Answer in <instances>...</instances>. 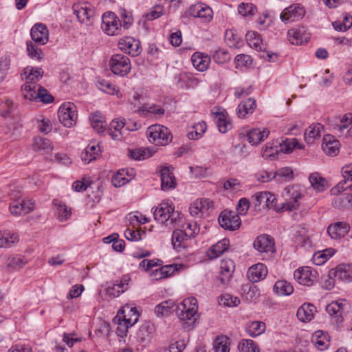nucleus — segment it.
<instances>
[{"instance_id":"nucleus-52","label":"nucleus","mask_w":352,"mask_h":352,"mask_svg":"<svg viewBox=\"0 0 352 352\" xmlns=\"http://www.w3.org/2000/svg\"><path fill=\"white\" fill-rule=\"evenodd\" d=\"M278 151L280 150L278 145L274 146L273 144L267 143L262 150V155L265 158L274 160L277 157Z\"/></svg>"},{"instance_id":"nucleus-25","label":"nucleus","mask_w":352,"mask_h":352,"mask_svg":"<svg viewBox=\"0 0 352 352\" xmlns=\"http://www.w3.org/2000/svg\"><path fill=\"white\" fill-rule=\"evenodd\" d=\"M229 246V240L223 239L211 246L207 252V256L210 259H214L226 252Z\"/></svg>"},{"instance_id":"nucleus-2","label":"nucleus","mask_w":352,"mask_h":352,"mask_svg":"<svg viewBox=\"0 0 352 352\" xmlns=\"http://www.w3.org/2000/svg\"><path fill=\"white\" fill-rule=\"evenodd\" d=\"M148 140L158 146L168 144L173 138L170 130L162 125L155 124L149 126L146 131Z\"/></svg>"},{"instance_id":"nucleus-31","label":"nucleus","mask_w":352,"mask_h":352,"mask_svg":"<svg viewBox=\"0 0 352 352\" xmlns=\"http://www.w3.org/2000/svg\"><path fill=\"white\" fill-rule=\"evenodd\" d=\"M323 126L320 123H314L307 128L304 134L305 140L307 143H311L315 139L321 136Z\"/></svg>"},{"instance_id":"nucleus-28","label":"nucleus","mask_w":352,"mask_h":352,"mask_svg":"<svg viewBox=\"0 0 352 352\" xmlns=\"http://www.w3.org/2000/svg\"><path fill=\"white\" fill-rule=\"evenodd\" d=\"M43 74L44 72L41 68L27 67L21 74V78L25 81L34 82L36 84L42 78Z\"/></svg>"},{"instance_id":"nucleus-45","label":"nucleus","mask_w":352,"mask_h":352,"mask_svg":"<svg viewBox=\"0 0 352 352\" xmlns=\"http://www.w3.org/2000/svg\"><path fill=\"white\" fill-rule=\"evenodd\" d=\"M129 178H126V170H119L113 177L112 183L115 186H121L129 182L134 176V170L131 169Z\"/></svg>"},{"instance_id":"nucleus-26","label":"nucleus","mask_w":352,"mask_h":352,"mask_svg":"<svg viewBox=\"0 0 352 352\" xmlns=\"http://www.w3.org/2000/svg\"><path fill=\"white\" fill-rule=\"evenodd\" d=\"M176 311V305L172 300L162 302L155 308V314L157 317L168 316Z\"/></svg>"},{"instance_id":"nucleus-40","label":"nucleus","mask_w":352,"mask_h":352,"mask_svg":"<svg viewBox=\"0 0 352 352\" xmlns=\"http://www.w3.org/2000/svg\"><path fill=\"white\" fill-rule=\"evenodd\" d=\"M309 179L311 184V186L316 190L318 192H322L327 188L326 180L322 177H320V175L318 173H314L311 174Z\"/></svg>"},{"instance_id":"nucleus-3","label":"nucleus","mask_w":352,"mask_h":352,"mask_svg":"<svg viewBox=\"0 0 352 352\" xmlns=\"http://www.w3.org/2000/svg\"><path fill=\"white\" fill-rule=\"evenodd\" d=\"M154 218L161 223H165L170 220V223H175L177 218L180 219V214L174 210V208L167 202H162L153 213Z\"/></svg>"},{"instance_id":"nucleus-33","label":"nucleus","mask_w":352,"mask_h":352,"mask_svg":"<svg viewBox=\"0 0 352 352\" xmlns=\"http://www.w3.org/2000/svg\"><path fill=\"white\" fill-rule=\"evenodd\" d=\"M53 206L54 212L57 218L60 221H64L68 219L71 216V210L64 204L62 201L54 199L53 201Z\"/></svg>"},{"instance_id":"nucleus-17","label":"nucleus","mask_w":352,"mask_h":352,"mask_svg":"<svg viewBox=\"0 0 352 352\" xmlns=\"http://www.w3.org/2000/svg\"><path fill=\"white\" fill-rule=\"evenodd\" d=\"M220 274L219 280L222 284H227L232 277L233 272L235 270L234 261L230 258L222 259L220 264Z\"/></svg>"},{"instance_id":"nucleus-41","label":"nucleus","mask_w":352,"mask_h":352,"mask_svg":"<svg viewBox=\"0 0 352 352\" xmlns=\"http://www.w3.org/2000/svg\"><path fill=\"white\" fill-rule=\"evenodd\" d=\"M245 36L250 47L256 50H262L263 41L259 34L256 32H248Z\"/></svg>"},{"instance_id":"nucleus-20","label":"nucleus","mask_w":352,"mask_h":352,"mask_svg":"<svg viewBox=\"0 0 352 352\" xmlns=\"http://www.w3.org/2000/svg\"><path fill=\"white\" fill-rule=\"evenodd\" d=\"M323 151L329 156H336L340 150V142L331 135H326L323 138L322 144Z\"/></svg>"},{"instance_id":"nucleus-12","label":"nucleus","mask_w":352,"mask_h":352,"mask_svg":"<svg viewBox=\"0 0 352 352\" xmlns=\"http://www.w3.org/2000/svg\"><path fill=\"white\" fill-rule=\"evenodd\" d=\"M72 10L78 20L82 23H87L94 15V10L87 2L76 3L73 5Z\"/></svg>"},{"instance_id":"nucleus-4","label":"nucleus","mask_w":352,"mask_h":352,"mask_svg":"<svg viewBox=\"0 0 352 352\" xmlns=\"http://www.w3.org/2000/svg\"><path fill=\"white\" fill-rule=\"evenodd\" d=\"M109 65L111 72L120 76L127 75L131 69V60L129 57L121 54L113 55L109 60Z\"/></svg>"},{"instance_id":"nucleus-16","label":"nucleus","mask_w":352,"mask_h":352,"mask_svg":"<svg viewBox=\"0 0 352 352\" xmlns=\"http://www.w3.org/2000/svg\"><path fill=\"white\" fill-rule=\"evenodd\" d=\"M254 248L261 253L274 252V243L273 239L266 234L257 236L253 243Z\"/></svg>"},{"instance_id":"nucleus-53","label":"nucleus","mask_w":352,"mask_h":352,"mask_svg":"<svg viewBox=\"0 0 352 352\" xmlns=\"http://www.w3.org/2000/svg\"><path fill=\"white\" fill-rule=\"evenodd\" d=\"M256 10V7L250 3H241L238 7L239 13L243 16H252Z\"/></svg>"},{"instance_id":"nucleus-36","label":"nucleus","mask_w":352,"mask_h":352,"mask_svg":"<svg viewBox=\"0 0 352 352\" xmlns=\"http://www.w3.org/2000/svg\"><path fill=\"white\" fill-rule=\"evenodd\" d=\"M311 342L320 351L327 349L329 344V339L327 334L322 331H317L314 333Z\"/></svg>"},{"instance_id":"nucleus-58","label":"nucleus","mask_w":352,"mask_h":352,"mask_svg":"<svg viewBox=\"0 0 352 352\" xmlns=\"http://www.w3.org/2000/svg\"><path fill=\"white\" fill-rule=\"evenodd\" d=\"M288 39L294 45H300L304 41V36L299 30L292 29L287 32Z\"/></svg>"},{"instance_id":"nucleus-27","label":"nucleus","mask_w":352,"mask_h":352,"mask_svg":"<svg viewBox=\"0 0 352 352\" xmlns=\"http://www.w3.org/2000/svg\"><path fill=\"white\" fill-rule=\"evenodd\" d=\"M270 131L265 129L261 131L259 129H253L247 133L248 142L256 146L268 137Z\"/></svg>"},{"instance_id":"nucleus-37","label":"nucleus","mask_w":352,"mask_h":352,"mask_svg":"<svg viewBox=\"0 0 352 352\" xmlns=\"http://www.w3.org/2000/svg\"><path fill=\"white\" fill-rule=\"evenodd\" d=\"M38 87H40L34 82L25 81L21 86V93L24 98L30 100H36Z\"/></svg>"},{"instance_id":"nucleus-19","label":"nucleus","mask_w":352,"mask_h":352,"mask_svg":"<svg viewBox=\"0 0 352 352\" xmlns=\"http://www.w3.org/2000/svg\"><path fill=\"white\" fill-rule=\"evenodd\" d=\"M212 114L221 133H226L232 128V124L228 119V113L224 109H218L217 111L212 110Z\"/></svg>"},{"instance_id":"nucleus-14","label":"nucleus","mask_w":352,"mask_h":352,"mask_svg":"<svg viewBox=\"0 0 352 352\" xmlns=\"http://www.w3.org/2000/svg\"><path fill=\"white\" fill-rule=\"evenodd\" d=\"M171 166H164L160 171L161 179V188L164 191L174 189L176 186V181Z\"/></svg>"},{"instance_id":"nucleus-49","label":"nucleus","mask_w":352,"mask_h":352,"mask_svg":"<svg viewBox=\"0 0 352 352\" xmlns=\"http://www.w3.org/2000/svg\"><path fill=\"white\" fill-rule=\"evenodd\" d=\"M93 129L98 133H103L105 130L106 125L100 113H94L91 118Z\"/></svg>"},{"instance_id":"nucleus-35","label":"nucleus","mask_w":352,"mask_h":352,"mask_svg":"<svg viewBox=\"0 0 352 352\" xmlns=\"http://www.w3.org/2000/svg\"><path fill=\"white\" fill-rule=\"evenodd\" d=\"M28 263V260L21 256H10L6 258V267L9 270H19Z\"/></svg>"},{"instance_id":"nucleus-48","label":"nucleus","mask_w":352,"mask_h":352,"mask_svg":"<svg viewBox=\"0 0 352 352\" xmlns=\"http://www.w3.org/2000/svg\"><path fill=\"white\" fill-rule=\"evenodd\" d=\"M280 151L284 153H291L294 148H302L298 140L295 138L292 140H286L278 143Z\"/></svg>"},{"instance_id":"nucleus-60","label":"nucleus","mask_w":352,"mask_h":352,"mask_svg":"<svg viewBox=\"0 0 352 352\" xmlns=\"http://www.w3.org/2000/svg\"><path fill=\"white\" fill-rule=\"evenodd\" d=\"M38 99L41 102L45 104L50 103L54 100L53 96L51 94H50L48 91L41 86L38 87L37 94H36V100Z\"/></svg>"},{"instance_id":"nucleus-5","label":"nucleus","mask_w":352,"mask_h":352,"mask_svg":"<svg viewBox=\"0 0 352 352\" xmlns=\"http://www.w3.org/2000/svg\"><path fill=\"white\" fill-rule=\"evenodd\" d=\"M58 116L59 121L66 127L75 124L78 114L77 109L74 103L65 102L58 109Z\"/></svg>"},{"instance_id":"nucleus-11","label":"nucleus","mask_w":352,"mask_h":352,"mask_svg":"<svg viewBox=\"0 0 352 352\" xmlns=\"http://www.w3.org/2000/svg\"><path fill=\"white\" fill-rule=\"evenodd\" d=\"M347 302L344 300L333 301L326 307V311L330 316H334L333 323L337 325L343 321L342 314H344Z\"/></svg>"},{"instance_id":"nucleus-39","label":"nucleus","mask_w":352,"mask_h":352,"mask_svg":"<svg viewBox=\"0 0 352 352\" xmlns=\"http://www.w3.org/2000/svg\"><path fill=\"white\" fill-rule=\"evenodd\" d=\"M33 146L34 150L43 152L44 153H48L53 149L50 140L41 137L35 138Z\"/></svg>"},{"instance_id":"nucleus-10","label":"nucleus","mask_w":352,"mask_h":352,"mask_svg":"<svg viewBox=\"0 0 352 352\" xmlns=\"http://www.w3.org/2000/svg\"><path fill=\"white\" fill-rule=\"evenodd\" d=\"M305 14V10L300 4H292L284 9L281 12L280 18L282 21H295L301 19Z\"/></svg>"},{"instance_id":"nucleus-15","label":"nucleus","mask_w":352,"mask_h":352,"mask_svg":"<svg viewBox=\"0 0 352 352\" xmlns=\"http://www.w3.org/2000/svg\"><path fill=\"white\" fill-rule=\"evenodd\" d=\"M30 36L32 41L38 45H43L49 41V31L45 25L36 23L31 29Z\"/></svg>"},{"instance_id":"nucleus-6","label":"nucleus","mask_w":352,"mask_h":352,"mask_svg":"<svg viewBox=\"0 0 352 352\" xmlns=\"http://www.w3.org/2000/svg\"><path fill=\"white\" fill-rule=\"evenodd\" d=\"M318 276V272L311 267H300L294 273V277L299 284L309 287L317 281Z\"/></svg>"},{"instance_id":"nucleus-30","label":"nucleus","mask_w":352,"mask_h":352,"mask_svg":"<svg viewBox=\"0 0 352 352\" xmlns=\"http://www.w3.org/2000/svg\"><path fill=\"white\" fill-rule=\"evenodd\" d=\"M189 239L188 234H184L182 230L176 229L172 234V243L175 249L180 251L186 247V241Z\"/></svg>"},{"instance_id":"nucleus-18","label":"nucleus","mask_w":352,"mask_h":352,"mask_svg":"<svg viewBox=\"0 0 352 352\" xmlns=\"http://www.w3.org/2000/svg\"><path fill=\"white\" fill-rule=\"evenodd\" d=\"M118 45L122 51L132 56H136L140 53V41L131 37L120 39Z\"/></svg>"},{"instance_id":"nucleus-7","label":"nucleus","mask_w":352,"mask_h":352,"mask_svg":"<svg viewBox=\"0 0 352 352\" xmlns=\"http://www.w3.org/2000/svg\"><path fill=\"white\" fill-rule=\"evenodd\" d=\"M219 223L221 227L225 230H236L239 228L241 221L239 214L233 211L225 210L219 217Z\"/></svg>"},{"instance_id":"nucleus-13","label":"nucleus","mask_w":352,"mask_h":352,"mask_svg":"<svg viewBox=\"0 0 352 352\" xmlns=\"http://www.w3.org/2000/svg\"><path fill=\"white\" fill-rule=\"evenodd\" d=\"M189 14L193 17H198L206 22L210 21L212 19V10L206 4L197 3L189 8Z\"/></svg>"},{"instance_id":"nucleus-24","label":"nucleus","mask_w":352,"mask_h":352,"mask_svg":"<svg viewBox=\"0 0 352 352\" xmlns=\"http://www.w3.org/2000/svg\"><path fill=\"white\" fill-rule=\"evenodd\" d=\"M316 311V309L314 305L311 303H304L298 309L296 316L299 320L303 322H307L314 318Z\"/></svg>"},{"instance_id":"nucleus-29","label":"nucleus","mask_w":352,"mask_h":352,"mask_svg":"<svg viewBox=\"0 0 352 352\" xmlns=\"http://www.w3.org/2000/svg\"><path fill=\"white\" fill-rule=\"evenodd\" d=\"M209 56L200 52H195L191 58V61L195 68L200 72L207 69L210 63Z\"/></svg>"},{"instance_id":"nucleus-61","label":"nucleus","mask_w":352,"mask_h":352,"mask_svg":"<svg viewBox=\"0 0 352 352\" xmlns=\"http://www.w3.org/2000/svg\"><path fill=\"white\" fill-rule=\"evenodd\" d=\"M97 87L101 91L109 94H114V93L116 91V86L108 80H98L97 83Z\"/></svg>"},{"instance_id":"nucleus-21","label":"nucleus","mask_w":352,"mask_h":352,"mask_svg":"<svg viewBox=\"0 0 352 352\" xmlns=\"http://www.w3.org/2000/svg\"><path fill=\"white\" fill-rule=\"evenodd\" d=\"M330 276H333L338 280L343 282H351L352 281V265L349 264L340 265L336 270L330 271Z\"/></svg>"},{"instance_id":"nucleus-34","label":"nucleus","mask_w":352,"mask_h":352,"mask_svg":"<svg viewBox=\"0 0 352 352\" xmlns=\"http://www.w3.org/2000/svg\"><path fill=\"white\" fill-rule=\"evenodd\" d=\"M138 113L141 116L146 117L149 113L153 114L158 117H162L164 114V109L157 104H145L138 109Z\"/></svg>"},{"instance_id":"nucleus-43","label":"nucleus","mask_w":352,"mask_h":352,"mask_svg":"<svg viewBox=\"0 0 352 352\" xmlns=\"http://www.w3.org/2000/svg\"><path fill=\"white\" fill-rule=\"evenodd\" d=\"M19 241V236L14 233L0 232V248H10Z\"/></svg>"},{"instance_id":"nucleus-50","label":"nucleus","mask_w":352,"mask_h":352,"mask_svg":"<svg viewBox=\"0 0 352 352\" xmlns=\"http://www.w3.org/2000/svg\"><path fill=\"white\" fill-rule=\"evenodd\" d=\"M128 155L131 159L142 160L151 157L152 154L148 149L140 148L134 150H129Z\"/></svg>"},{"instance_id":"nucleus-59","label":"nucleus","mask_w":352,"mask_h":352,"mask_svg":"<svg viewBox=\"0 0 352 352\" xmlns=\"http://www.w3.org/2000/svg\"><path fill=\"white\" fill-rule=\"evenodd\" d=\"M175 270V267L173 265H165L155 270L153 274L156 279H161L169 276Z\"/></svg>"},{"instance_id":"nucleus-42","label":"nucleus","mask_w":352,"mask_h":352,"mask_svg":"<svg viewBox=\"0 0 352 352\" xmlns=\"http://www.w3.org/2000/svg\"><path fill=\"white\" fill-rule=\"evenodd\" d=\"M267 194L265 192H258L252 197V201L256 210L265 209L267 206Z\"/></svg>"},{"instance_id":"nucleus-23","label":"nucleus","mask_w":352,"mask_h":352,"mask_svg":"<svg viewBox=\"0 0 352 352\" xmlns=\"http://www.w3.org/2000/svg\"><path fill=\"white\" fill-rule=\"evenodd\" d=\"M349 231V226L343 221H338L330 225L327 228V233L332 239L344 237Z\"/></svg>"},{"instance_id":"nucleus-56","label":"nucleus","mask_w":352,"mask_h":352,"mask_svg":"<svg viewBox=\"0 0 352 352\" xmlns=\"http://www.w3.org/2000/svg\"><path fill=\"white\" fill-rule=\"evenodd\" d=\"M118 13L120 16V22L122 27L124 29H129L133 22L132 14L125 9L120 8Z\"/></svg>"},{"instance_id":"nucleus-32","label":"nucleus","mask_w":352,"mask_h":352,"mask_svg":"<svg viewBox=\"0 0 352 352\" xmlns=\"http://www.w3.org/2000/svg\"><path fill=\"white\" fill-rule=\"evenodd\" d=\"M256 107V101L252 98L241 102L236 109V113L239 118H244L248 114H252Z\"/></svg>"},{"instance_id":"nucleus-22","label":"nucleus","mask_w":352,"mask_h":352,"mask_svg":"<svg viewBox=\"0 0 352 352\" xmlns=\"http://www.w3.org/2000/svg\"><path fill=\"white\" fill-rule=\"evenodd\" d=\"M267 268L263 263H257L250 267L248 272L249 279L253 283H257L264 279L267 274Z\"/></svg>"},{"instance_id":"nucleus-55","label":"nucleus","mask_w":352,"mask_h":352,"mask_svg":"<svg viewBox=\"0 0 352 352\" xmlns=\"http://www.w3.org/2000/svg\"><path fill=\"white\" fill-rule=\"evenodd\" d=\"M240 352H259V349L252 340H243L238 346Z\"/></svg>"},{"instance_id":"nucleus-47","label":"nucleus","mask_w":352,"mask_h":352,"mask_svg":"<svg viewBox=\"0 0 352 352\" xmlns=\"http://www.w3.org/2000/svg\"><path fill=\"white\" fill-rule=\"evenodd\" d=\"M265 330V324L260 321H254L247 327L248 333L252 337L262 334Z\"/></svg>"},{"instance_id":"nucleus-44","label":"nucleus","mask_w":352,"mask_h":352,"mask_svg":"<svg viewBox=\"0 0 352 352\" xmlns=\"http://www.w3.org/2000/svg\"><path fill=\"white\" fill-rule=\"evenodd\" d=\"M153 331V325L149 322H146L140 327L137 336L141 342H144L151 338Z\"/></svg>"},{"instance_id":"nucleus-62","label":"nucleus","mask_w":352,"mask_h":352,"mask_svg":"<svg viewBox=\"0 0 352 352\" xmlns=\"http://www.w3.org/2000/svg\"><path fill=\"white\" fill-rule=\"evenodd\" d=\"M230 58L229 53L223 49H219L215 51L214 54H213V59L214 60L219 64H223L228 60H229Z\"/></svg>"},{"instance_id":"nucleus-64","label":"nucleus","mask_w":352,"mask_h":352,"mask_svg":"<svg viewBox=\"0 0 352 352\" xmlns=\"http://www.w3.org/2000/svg\"><path fill=\"white\" fill-rule=\"evenodd\" d=\"M194 131L189 133L188 135V137L189 139H198L199 138L202 134L205 132L206 130V125L204 123H199L193 126Z\"/></svg>"},{"instance_id":"nucleus-57","label":"nucleus","mask_w":352,"mask_h":352,"mask_svg":"<svg viewBox=\"0 0 352 352\" xmlns=\"http://www.w3.org/2000/svg\"><path fill=\"white\" fill-rule=\"evenodd\" d=\"M27 52L29 56L36 60L42 59V50L38 47V44L32 41H27Z\"/></svg>"},{"instance_id":"nucleus-46","label":"nucleus","mask_w":352,"mask_h":352,"mask_svg":"<svg viewBox=\"0 0 352 352\" xmlns=\"http://www.w3.org/2000/svg\"><path fill=\"white\" fill-rule=\"evenodd\" d=\"M214 352H229L228 338L226 336H219L213 342Z\"/></svg>"},{"instance_id":"nucleus-38","label":"nucleus","mask_w":352,"mask_h":352,"mask_svg":"<svg viewBox=\"0 0 352 352\" xmlns=\"http://www.w3.org/2000/svg\"><path fill=\"white\" fill-rule=\"evenodd\" d=\"M274 291L279 295L288 296L293 293L294 287L292 284L286 280H278L274 285Z\"/></svg>"},{"instance_id":"nucleus-8","label":"nucleus","mask_w":352,"mask_h":352,"mask_svg":"<svg viewBox=\"0 0 352 352\" xmlns=\"http://www.w3.org/2000/svg\"><path fill=\"white\" fill-rule=\"evenodd\" d=\"M120 27H122L121 22L113 12H106L103 14L102 28L107 34H118Z\"/></svg>"},{"instance_id":"nucleus-1","label":"nucleus","mask_w":352,"mask_h":352,"mask_svg":"<svg viewBox=\"0 0 352 352\" xmlns=\"http://www.w3.org/2000/svg\"><path fill=\"white\" fill-rule=\"evenodd\" d=\"M197 301L195 298L185 299L179 305H176V312L181 320H186V324L188 327H193L196 320L195 318L197 314L198 306Z\"/></svg>"},{"instance_id":"nucleus-51","label":"nucleus","mask_w":352,"mask_h":352,"mask_svg":"<svg viewBox=\"0 0 352 352\" xmlns=\"http://www.w3.org/2000/svg\"><path fill=\"white\" fill-rule=\"evenodd\" d=\"M352 115H345L340 120V125H338V131L343 133L344 130L347 129L346 135L352 136Z\"/></svg>"},{"instance_id":"nucleus-9","label":"nucleus","mask_w":352,"mask_h":352,"mask_svg":"<svg viewBox=\"0 0 352 352\" xmlns=\"http://www.w3.org/2000/svg\"><path fill=\"white\" fill-rule=\"evenodd\" d=\"M10 199L12 200L10 204V211L11 214L15 216H20L28 213L33 210V204L32 202L25 203L21 197L10 194Z\"/></svg>"},{"instance_id":"nucleus-54","label":"nucleus","mask_w":352,"mask_h":352,"mask_svg":"<svg viewBox=\"0 0 352 352\" xmlns=\"http://www.w3.org/2000/svg\"><path fill=\"white\" fill-rule=\"evenodd\" d=\"M219 303L227 307H236L239 305L240 299L229 294H225L219 297Z\"/></svg>"},{"instance_id":"nucleus-63","label":"nucleus","mask_w":352,"mask_h":352,"mask_svg":"<svg viewBox=\"0 0 352 352\" xmlns=\"http://www.w3.org/2000/svg\"><path fill=\"white\" fill-rule=\"evenodd\" d=\"M277 177L288 181L293 178V170L289 167L281 168L273 173V178H276Z\"/></svg>"}]
</instances>
